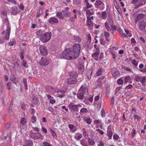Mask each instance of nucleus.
<instances>
[{
	"mask_svg": "<svg viewBox=\"0 0 146 146\" xmlns=\"http://www.w3.org/2000/svg\"><path fill=\"white\" fill-rule=\"evenodd\" d=\"M98 81L101 84L104 83L105 82V76H102L99 77L98 79Z\"/></svg>",
	"mask_w": 146,
	"mask_h": 146,
	"instance_id": "a211bd4d",
	"label": "nucleus"
},
{
	"mask_svg": "<svg viewBox=\"0 0 146 146\" xmlns=\"http://www.w3.org/2000/svg\"><path fill=\"white\" fill-rule=\"evenodd\" d=\"M114 139L115 140H117L119 138V136L117 134L114 135L113 136Z\"/></svg>",
	"mask_w": 146,
	"mask_h": 146,
	"instance_id": "864d4df0",
	"label": "nucleus"
},
{
	"mask_svg": "<svg viewBox=\"0 0 146 146\" xmlns=\"http://www.w3.org/2000/svg\"><path fill=\"white\" fill-rule=\"evenodd\" d=\"M141 77L140 76H138L135 77V80L137 82H140L141 80Z\"/></svg>",
	"mask_w": 146,
	"mask_h": 146,
	"instance_id": "8fccbe9b",
	"label": "nucleus"
},
{
	"mask_svg": "<svg viewBox=\"0 0 146 146\" xmlns=\"http://www.w3.org/2000/svg\"><path fill=\"white\" fill-rule=\"evenodd\" d=\"M80 45L79 44H75L73 46V51L76 58L78 56L80 50Z\"/></svg>",
	"mask_w": 146,
	"mask_h": 146,
	"instance_id": "7ed1b4c3",
	"label": "nucleus"
},
{
	"mask_svg": "<svg viewBox=\"0 0 146 146\" xmlns=\"http://www.w3.org/2000/svg\"><path fill=\"white\" fill-rule=\"evenodd\" d=\"M105 25L106 28L108 31H110L111 30L109 26L108 23L106 22L105 24Z\"/></svg>",
	"mask_w": 146,
	"mask_h": 146,
	"instance_id": "de8ad7c7",
	"label": "nucleus"
},
{
	"mask_svg": "<svg viewBox=\"0 0 146 146\" xmlns=\"http://www.w3.org/2000/svg\"><path fill=\"white\" fill-rule=\"evenodd\" d=\"M68 106L70 108H71L74 111H77L78 110V106L77 105H73L72 104L70 103L68 105Z\"/></svg>",
	"mask_w": 146,
	"mask_h": 146,
	"instance_id": "dca6fc26",
	"label": "nucleus"
},
{
	"mask_svg": "<svg viewBox=\"0 0 146 146\" xmlns=\"http://www.w3.org/2000/svg\"><path fill=\"white\" fill-rule=\"evenodd\" d=\"M136 133L135 130L133 129L132 131L131 136L133 137H134L136 134Z\"/></svg>",
	"mask_w": 146,
	"mask_h": 146,
	"instance_id": "680f3d73",
	"label": "nucleus"
},
{
	"mask_svg": "<svg viewBox=\"0 0 146 146\" xmlns=\"http://www.w3.org/2000/svg\"><path fill=\"white\" fill-rule=\"evenodd\" d=\"M26 119L24 118H21V123L23 125H25L26 124Z\"/></svg>",
	"mask_w": 146,
	"mask_h": 146,
	"instance_id": "a19ab883",
	"label": "nucleus"
},
{
	"mask_svg": "<svg viewBox=\"0 0 146 146\" xmlns=\"http://www.w3.org/2000/svg\"><path fill=\"white\" fill-rule=\"evenodd\" d=\"M118 31L119 32L121 35V36L123 37H127V36L125 33H123L121 29H119Z\"/></svg>",
	"mask_w": 146,
	"mask_h": 146,
	"instance_id": "72a5a7b5",
	"label": "nucleus"
},
{
	"mask_svg": "<svg viewBox=\"0 0 146 146\" xmlns=\"http://www.w3.org/2000/svg\"><path fill=\"white\" fill-rule=\"evenodd\" d=\"M11 123L9 122L7 123L5 125V128L7 129H8L11 126Z\"/></svg>",
	"mask_w": 146,
	"mask_h": 146,
	"instance_id": "338daca9",
	"label": "nucleus"
},
{
	"mask_svg": "<svg viewBox=\"0 0 146 146\" xmlns=\"http://www.w3.org/2000/svg\"><path fill=\"white\" fill-rule=\"evenodd\" d=\"M51 36L52 34L50 32H46L40 35V40L42 42L46 43L50 40Z\"/></svg>",
	"mask_w": 146,
	"mask_h": 146,
	"instance_id": "f03ea898",
	"label": "nucleus"
},
{
	"mask_svg": "<svg viewBox=\"0 0 146 146\" xmlns=\"http://www.w3.org/2000/svg\"><path fill=\"white\" fill-rule=\"evenodd\" d=\"M107 15V13L106 11H104L103 12H102V18L104 19H105L106 18V16Z\"/></svg>",
	"mask_w": 146,
	"mask_h": 146,
	"instance_id": "37998d69",
	"label": "nucleus"
},
{
	"mask_svg": "<svg viewBox=\"0 0 146 146\" xmlns=\"http://www.w3.org/2000/svg\"><path fill=\"white\" fill-rule=\"evenodd\" d=\"M32 128L35 131L38 132L39 131V129L37 127H32Z\"/></svg>",
	"mask_w": 146,
	"mask_h": 146,
	"instance_id": "774afa93",
	"label": "nucleus"
},
{
	"mask_svg": "<svg viewBox=\"0 0 146 146\" xmlns=\"http://www.w3.org/2000/svg\"><path fill=\"white\" fill-rule=\"evenodd\" d=\"M33 142L29 140H26L24 142L21 143V146H31Z\"/></svg>",
	"mask_w": 146,
	"mask_h": 146,
	"instance_id": "1a4fd4ad",
	"label": "nucleus"
},
{
	"mask_svg": "<svg viewBox=\"0 0 146 146\" xmlns=\"http://www.w3.org/2000/svg\"><path fill=\"white\" fill-rule=\"evenodd\" d=\"M44 146H51V145L46 141H45L43 143Z\"/></svg>",
	"mask_w": 146,
	"mask_h": 146,
	"instance_id": "e2e57ef3",
	"label": "nucleus"
},
{
	"mask_svg": "<svg viewBox=\"0 0 146 146\" xmlns=\"http://www.w3.org/2000/svg\"><path fill=\"white\" fill-rule=\"evenodd\" d=\"M111 74L113 77L117 78L119 75V72L117 68H114L111 69Z\"/></svg>",
	"mask_w": 146,
	"mask_h": 146,
	"instance_id": "423d86ee",
	"label": "nucleus"
},
{
	"mask_svg": "<svg viewBox=\"0 0 146 146\" xmlns=\"http://www.w3.org/2000/svg\"><path fill=\"white\" fill-rule=\"evenodd\" d=\"M99 53L98 52H95L93 54H92V56L95 60H98V57L99 55Z\"/></svg>",
	"mask_w": 146,
	"mask_h": 146,
	"instance_id": "6ab92c4d",
	"label": "nucleus"
},
{
	"mask_svg": "<svg viewBox=\"0 0 146 146\" xmlns=\"http://www.w3.org/2000/svg\"><path fill=\"white\" fill-rule=\"evenodd\" d=\"M61 92L62 94H58V97H60V98H62L65 96V94H64V93H62V92Z\"/></svg>",
	"mask_w": 146,
	"mask_h": 146,
	"instance_id": "6e6d98bb",
	"label": "nucleus"
},
{
	"mask_svg": "<svg viewBox=\"0 0 146 146\" xmlns=\"http://www.w3.org/2000/svg\"><path fill=\"white\" fill-rule=\"evenodd\" d=\"M88 110L86 108H83L81 109L80 110V113H86L87 112Z\"/></svg>",
	"mask_w": 146,
	"mask_h": 146,
	"instance_id": "09e8293b",
	"label": "nucleus"
},
{
	"mask_svg": "<svg viewBox=\"0 0 146 146\" xmlns=\"http://www.w3.org/2000/svg\"><path fill=\"white\" fill-rule=\"evenodd\" d=\"M87 19L86 21L87 25L88 26L90 27L92 24H93V23L90 19Z\"/></svg>",
	"mask_w": 146,
	"mask_h": 146,
	"instance_id": "e433bc0d",
	"label": "nucleus"
},
{
	"mask_svg": "<svg viewBox=\"0 0 146 146\" xmlns=\"http://www.w3.org/2000/svg\"><path fill=\"white\" fill-rule=\"evenodd\" d=\"M62 13L63 14L64 16L66 17H67L70 16L71 13L65 10H63L62 11Z\"/></svg>",
	"mask_w": 146,
	"mask_h": 146,
	"instance_id": "aec40b11",
	"label": "nucleus"
},
{
	"mask_svg": "<svg viewBox=\"0 0 146 146\" xmlns=\"http://www.w3.org/2000/svg\"><path fill=\"white\" fill-rule=\"evenodd\" d=\"M78 72L79 73L82 74L84 70V66L80 63L78 64Z\"/></svg>",
	"mask_w": 146,
	"mask_h": 146,
	"instance_id": "ddd939ff",
	"label": "nucleus"
},
{
	"mask_svg": "<svg viewBox=\"0 0 146 146\" xmlns=\"http://www.w3.org/2000/svg\"><path fill=\"white\" fill-rule=\"evenodd\" d=\"M36 118L35 116L33 115L32 116L31 120L33 123H35L36 121Z\"/></svg>",
	"mask_w": 146,
	"mask_h": 146,
	"instance_id": "c03bdc74",
	"label": "nucleus"
},
{
	"mask_svg": "<svg viewBox=\"0 0 146 146\" xmlns=\"http://www.w3.org/2000/svg\"><path fill=\"white\" fill-rule=\"evenodd\" d=\"M146 82V76H143L141 77V83L142 84H144Z\"/></svg>",
	"mask_w": 146,
	"mask_h": 146,
	"instance_id": "58836bf2",
	"label": "nucleus"
},
{
	"mask_svg": "<svg viewBox=\"0 0 146 146\" xmlns=\"http://www.w3.org/2000/svg\"><path fill=\"white\" fill-rule=\"evenodd\" d=\"M91 43V41H87V42H86V44H85V46L86 47L88 48L89 49H90L91 48V47L90 46V44Z\"/></svg>",
	"mask_w": 146,
	"mask_h": 146,
	"instance_id": "ea45409f",
	"label": "nucleus"
},
{
	"mask_svg": "<svg viewBox=\"0 0 146 146\" xmlns=\"http://www.w3.org/2000/svg\"><path fill=\"white\" fill-rule=\"evenodd\" d=\"M13 67L15 69H17L19 68V64L18 62H14L13 63Z\"/></svg>",
	"mask_w": 146,
	"mask_h": 146,
	"instance_id": "c85d7f7f",
	"label": "nucleus"
},
{
	"mask_svg": "<svg viewBox=\"0 0 146 146\" xmlns=\"http://www.w3.org/2000/svg\"><path fill=\"white\" fill-rule=\"evenodd\" d=\"M69 75L71 77H76L77 76V74L76 71H72L69 73Z\"/></svg>",
	"mask_w": 146,
	"mask_h": 146,
	"instance_id": "4be33fe9",
	"label": "nucleus"
},
{
	"mask_svg": "<svg viewBox=\"0 0 146 146\" xmlns=\"http://www.w3.org/2000/svg\"><path fill=\"white\" fill-rule=\"evenodd\" d=\"M23 82L25 85V90H27V79L25 78H24L23 80Z\"/></svg>",
	"mask_w": 146,
	"mask_h": 146,
	"instance_id": "a18cd8bd",
	"label": "nucleus"
},
{
	"mask_svg": "<svg viewBox=\"0 0 146 146\" xmlns=\"http://www.w3.org/2000/svg\"><path fill=\"white\" fill-rule=\"evenodd\" d=\"M68 126L70 131H72V132H74L76 130V127L74 126L73 125L70 124L68 125Z\"/></svg>",
	"mask_w": 146,
	"mask_h": 146,
	"instance_id": "f3484780",
	"label": "nucleus"
},
{
	"mask_svg": "<svg viewBox=\"0 0 146 146\" xmlns=\"http://www.w3.org/2000/svg\"><path fill=\"white\" fill-rule=\"evenodd\" d=\"M46 89L47 91H53L54 90V89L52 86L48 85L46 86Z\"/></svg>",
	"mask_w": 146,
	"mask_h": 146,
	"instance_id": "c756f323",
	"label": "nucleus"
},
{
	"mask_svg": "<svg viewBox=\"0 0 146 146\" xmlns=\"http://www.w3.org/2000/svg\"><path fill=\"white\" fill-rule=\"evenodd\" d=\"M123 88H122L121 87H118L116 89L115 91H123Z\"/></svg>",
	"mask_w": 146,
	"mask_h": 146,
	"instance_id": "69168bd1",
	"label": "nucleus"
},
{
	"mask_svg": "<svg viewBox=\"0 0 146 146\" xmlns=\"http://www.w3.org/2000/svg\"><path fill=\"white\" fill-rule=\"evenodd\" d=\"M50 131L52 136L54 138H55L57 137L56 135L54 132V131L52 129H50Z\"/></svg>",
	"mask_w": 146,
	"mask_h": 146,
	"instance_id": "f704fd0d",
	"label": "nucleus"
},
{
	"mask_svg": "<svg viewBox=\"0 0 146 146\" xmlns=\"http://www.w3.org/2000/svg\"><path fill=\"white\" fill-rule=\"evenodd\" d=\"M48 110L51 111L52 113L56 114H57L56 110L51 107H49L48 108Z\"/></svg>",
	"mask_w": 146,
	"mask_h": 146,
	"instance_id": "393cba45",
	"label": "nucleus"
},
{
	"mask_svg": "<svg viewBox=\"0 0 146 146\" xmlns=\"http://www.w3.org/2000/svg\"><path fill=\"white\" fill-rule=\"evenodd\" d=\"M102 70L101 69H100L98 70V71L97 72V75L98 76H100L102 74Z\"/></svg>",
	"mask_w": 146,
	"mask_h": 146,
	"instance_id": "4d7b16f0",
	"label": "nucleus"
},
{
	"mask_svg": "<svg viewBox=\"0 0 146 146\" xmlns=\"http://www.w3.org/2000/svg\"><path fill=\"white\" fill-rule=\"evenodd\" d=\"M108 135L109 137V139H111L113 133L111 131H109L108 132Z\"/></svg>",
	"mask_w": 146,
	"mask_h": 146,
	"instance_id": "79ce46f5",
	"label": "nucleus"
},
{
	"mask_svg": "<svg viewBox=\"0 0 146 146\" xmlns=\"http://www.w3.org/2000/svg\"><path fill=\"white\" fill-rule=\"evenodd\" d=\"M80 92L77 95V97L80 99H82L84 98V96L83 92Z\"/></svg>",
	"mask_w": 146,
	"mask_h": 146,
	"instance_id": "b1692460",
	"label": "nucleus"
},
{
	"mask_svg": "<svg viewBox=\"0 0 146 146\" xmlns=\"http://www.w3.org/2000/svg\"><path fill=\"white\" fill-rule=\"evenodd\" d=\"M104 35L105 37H108L110 36V33L106 31L104 32Z\"/></svg>",
	"mask_w": 146,
	"mask_h": 146,
	"instance_id": "052dcab7",
	"label": "nucleus"
},
{
	"mask_svg": "<svg viewBox=\"0 0 146 146\" xmlns=\"http://www.w3.org/2000/svg\"><path fill=\"white\" fill-rule=\"evenodd\" d=\"M123 80H122L121 78L118 79L117 80V83L119 85H121L123 84Z\"/></svg>",
	"mask_w": 146,
	"mask_h": 146,
	"instance_id": "473e14b6",
	"label": "nucleus"
},
{
	"mask_svg": "<svg viewBox=\"0 0 146 146\" xmlns=\"http://www.w3.org/2000/svg\"><path fill=\"white\" fill-rule=\"evenodd\" d=\"M132 63L135 66H137L138 65V63L136 62V61L135 60H133Z\"/></svg>",
	"mask_w": 146,
	"mask_h": 146,
	"instance_id": "bf43d9fd",
	"label": "nucleus"
},
{
	"mask_svg": "<svg viewBox=\"0 0 146 146\" xmlns=\"http://www.w3.org/2000/svg\"><path fill=\"white\" fill-rule=\"evenodd\" d=\"M77 82V80L74 78H70L68 79L67 83L70 84H74Z\"/></svg>",
	"mask_w": 146,
	"mask_h": 146,
	"instance_id": "f8f14e48",
	"label": "nucleus"
},
{
	"mask_svg": "<svg viewBox=\"0 0 146 146\" xmlns=\"http://www.w3.org/2000/svg\"><path fill=\"white\" fill-rule=\"evenodd\" d=\"M48 22L51 24H56L58 22V20L57 18L53 17L49 19Z\"/></svg>",
	"mask_w": 146,
	"mask_h": 146,
	"instance_id": "9b49d317",
	"label": "nucleus"
},
{
	"mask_svg": "<svg viewBox=\"0 0 146 146\" xmlns=\"http://www.w3.org/2000/svg\"><path fill=\"white\" fill-rule=\"evenodd\" d=\"M92 73V70H89L87 73L86 76L88 79H90L91 78Z\"/></svg>",
	"mask_w": 146,
	"mask_h": 146,
	"instance_id": "7c9ffc66",
	"label": "nucleus"
},
{
	"mask_svg": "<svg viewBox=\"0 0 146 146\" xmlns=\"http://www.w3.org/2000/svg\"><path fill=\"white\" fill-rule=\"evenodd\" d=\"M11 29L10 27V26L8 25L7 26V33L10 34V32L11 31Z\"/></svg>",
	"mask_w": 146,
	"mask_h": 146,
	"instance_id": "5fc2aeb1",
	"label": "nucleus"
},
{
	"mask_svg": "<svg viewBox=\"0 0 146 146\" xmlns=\"http://www.w3.org/2000/svg\"><path fill=\"white\" fill-rule=\"evenodd\" d=\"M101 116L104 117L105 116V113L104 110H102L101 111Z\"/></svg>",
	"mask_w": 146,
	"mask_h": 146,
	"instance_id": "0e129e2a",
	"label": "nucleus"
},
{
	"mask_svg": "<svg viewBox=\"0 0 146 146\" xmlns=\"http://www.w3.org/2000/svg\"><path fill=\"white\" fill-rule=\"evenodd\" d=\"M87 86L85 84L82 85L80 87L79 91H88Z\"/></svg>",
	"mask_w": 146,
	"mask_h": 146,
	"instance_id": "4468645a",
	"label": "nucleus"
},
{
	"mask_svg": "<svg viewBox=\"0 0 146 146\" xmlns=\"http://www.w3.org/2000/svg\"><path fill=\"white\" fill-rule=\"evenodd\" d=\"M110 25H113V21L111 17H109L108 19Z\"/></svg>",
	"mask_w": 146,
	"mask_h": 146,
	"instance_id": "c9c22d12",
	"label": "nucleus"
},
{
	"mask_svg": "<svg viewBox=\"0 0 146 146\" xmlns=\"http://www.w3.org/2000/svg\"><path fill=\"white\" fill-rule=\"evenodd\" d=\"M11 79L13 82V83L16 84L17 82V81L16 80V77H15L13 75L11 76Z\"/></svg>",
	"mask_w": 146,
	"mask_h": 146,
	"instance_id": "cd10ccee",
	"label": "nucleus"
},
{
	"mask_svg": "<svg viewBox=\"0 0 146 146\" xmlns=\"http://www.w3.org/2000/svg\"><path fill=\"white\" fill-rule=\"evenodd\" d=\"M80 144L83 146H88V144L85 143V140L84 139L80 140Z\"/></svg>",
	"mask_w": 146,
	"mask_h": 146,
	"instance_id": "bb28decb",
	"label": "nucleus"
},
{
	"mask_svg": "<svg viewBox=\"0 0 146 146\" xmlns=\"http://www.w3.org/2000/svg\"><path fill=\"white\" fill-rule=\"evenodd\" d=\"M31 97L32 99V102L35 104H39V101L37 99V98L34 96L32 93H31L30 94Z\"/></svg>",
	"mask_w": 146,
	"mask_h": 146,
	"instance_id": "9d476101",
	"label": "nucleus"
},
{
	"mask_svg": "<svg viewBox=\"0 0 146 146\" xmlns=\"http://www.w3.org/2000/svg\"><path fill=\"white\" fill-rule=\"evenodd\" d=\"M82 134L77 133L75 136L74 138L76 140H79L82 138Z\"/></svg>",
	"mask_w": 146,
	"mask_h": 146,
	"instance_id": "412c9836",
	"label": "nucleus"
},
{
	"mask_svg": "<svg viewBox=\"0 0 146 146\" xmlns=\"http://www.w3.org/2000/svg\"><path fill=\"white\" fill-rule=\"evenodd\" d=\"M88 143L91 145H94L95 143L93 139H91L90 138H88Z\"/></svg>",
	"mask_w": 146,
	"mask_h": 146,
	"instance_id": "a878e982",
	"label": "nucleus"
},
{
	"mask_svg": "<svg viewBox=\"0 0 146 146\" xmlns=\"http://www.w3.org/2000/svg\"><path fill=\"white\" fill-rule=\"evenodd\" d=\"M92 119L90 117H88L86 118L85 121L88 125H90L92 122Z\"/></svg>",
	"mask_w": 146,
	"mask_h": 146,
	"instance_id": "2f4dec72",
	"label": "nucleus"
},
{
	"mask_svg": "<svg viewBox=\"0 0 146 146\" xmlns=\"http://www.w3.org/2000/svg\"><path fill=\"white\" fill-rule=\"evenodd\" d=\"M62 12H58L56 13V16L58 18L61 19H63V17L62 15Z\"/></svg>",
	"mask_w": 146,
	"mask_h": 146,
	"instance_id": "4c0bfd02",
	"label": "nucleus"
},
{
	"mask_svg": "<svg viewBox=\"0 0 146 146\" xmlns=\"http://www.w3.org/2000/svg\"><path fill=\"white\" fill-rule=\"evenodd\" d=\"M130 80V76H127L126 77L125 79V83H126L128 82Z\"/></svg>",
	"mask_w": 146,
	"mask_h": 146,
	"instance_id": "3c124183",
	"label": "nucleus"
},
{
	"mask_svg": "<svg viewBox=\"0 0 146 146\" xmlns=\"http://www.w3.org/2000/svg\"><path fill=\"white\" fill-rule=\"evenodd\" d=\"M102 5V9L104 8V4L102 3V1L100 0H97L96 2L95 5L96 8H98V6Z\"/></svg>",
	"mask_w": 146,
	"mask_h": 146,
	"instance_id": "2eb2a0df",
	"label": "nucleus"
},
{
	"mask_svg": "<svg viewBox=\"0 0 146 146\" xmlns=\"http://www.w3.org/2000/svg\"><path fill=\"white\" fill-rule=\"evenodd\" d=\"M60 58L67 60L75 59L76 58L72 48L66 49L60 55Z\"/></svg>",
	"mask_w": 146,
	"mask_h": 146,
	"instance_id": "f257e3e1",
	"label": "nucleus"
},
{
	"mask_svg": "<svg viewBox=\"0 0 146 146\" xmlns=\"http://www.w3.org/2000/svg\"><path fill=\"white\" fill-rule=\"evenodd\" d=\"M43 10L42 9H40L39 12L38 13L36 17H40V16L41 15V14L42 13V11Z\"/></svg>",
	"mask_w": 146,
	"mask_h": 146,
	"instance_id": "603ef678",
	"label": "nucleus"
},
{
	"mask_svg": "<svg viewBox=\"0 0 146 146\" xmlns=\"http://www.w3.org/2000/svg\"><path fill=\"white\" fill-rule=\"evenodd\" d=\"M146 27V23L143 21H140L139 23L138 27L139 29L143 31Z\"/></svg>",
	"mask_w": 146,
	"mask_h": 146,
	"instance_id": "6e6552de",
	"label": "nucleus"
},
{
	"mask_svg": "<svg viewBox=\"0 0 146 146\" xmlns=\"http://www.w3.org/2000/svg\"><path fill=\"white\" fill-rule=\"evenodd\" d=\"M144 14H139L136 18L135 20V22L136 23L139 20L142 18Z\"/></svg>",
	"mask_w": 146,
	"mask_h": 146,
	"instance_id": "5701e85b",
	"label": "nucleus"
},
{
	"mask_svg": "<svg viewBox=\"0 0 146 146\" xmlns=\"http://www.w3.org/2000/svg\"><path fill=\"white\" fill-rule=\"evenodd\" d=\"M40 52L41 53L43 56H45L47 54L48 52L46 46L41 45L39 47Z\"/></svg>",
	"mask_w": 146,
	"mask_h": 146,
	"instance_id": "0eeeda50",
	"label": "nucleus"
},
{
	"mask_svg": "<svg viewBox=\"0 0 146 146\" xmlns=\"http://www.w3.org/2000/svg\"><path fill=\"white\" fill-rule=\"evenodd\" d=\"M125 32L126 33L127 35V36H128L129 37H131L132 36V35L131 33L127 29H124Z\"/></svg>",
	"mask_w": 146,
	"mask_h": 146,
	"instance_id": "49530a36",
	"label": "nucleus"
},
{
	"mask_svg": "<svg viewBox=\"0 0 146 146\" xmlns=\"http://www.w3.org/2000/svg\"><path fill=\"white\" fill-rule=\"evenodd\" d=\"M100 42L101 44L104 45L106 43V42L104 39H103L102 38L100 39Z\"/></svg>",
	"mask_w": 146,
	"mask_h": 146,
	"instance_id": "13d9d810",
	"label": "nucleus"
},
{
	"mask_svg": "<svg viewBox=\"0 0 146 146\" xmlns=\"http://www.w3.org/2000/svg\"><path fill=\"white\" fill-rule=\"evenodd\" d=\"M30 136L34 140L37 139H42L44 137L39 133H34L32 132L30 133Z\"/></svg>",
	"mask_w": 146,
	"mask_h": 146,
	"instance_id": "20e7f679",
	"label": "nucleus"
},
{
	"mask_svg": "<svg viewBox=\"0 0 146 146\" xmlns=\"http://www.w3.org/2000/svg\"><path fill=\"white\" fill-rule=\"evenodd\" d=\"M49 60L46 58L42 57L39 63L41 66H46L49 64Z\"/></svg>",
	"mask_w": 146,
	"mask_h": 146,
	"instance_id": "39448f33",
	"label": "nucleus"
}]
</instances>
